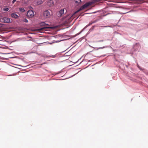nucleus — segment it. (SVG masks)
Masks as SVG:
<instances>
[{
  "instance_id": "nucleus-1",
  "label": "nucleus",
  "mask_w": 148,
  "mask_h": 148,
  "mask_svg": "<svg viewBox=\"0 0 148 148\" xmlns=\"http://www.w3.org/2000/svg\"><path fill=\"white\" fill-rule=\"evenodd\" d=\"M92 4V2H88L86 3L84 5H82L80 8L77 11L75 12L74 14L70 18H69L68 20V21L67 22V23H68L69 22H70L73 18V16L74 15L76 14L77 12L78 11H80L81 10H82L83 9H85L87 8L89 5H91Z\"/></svg>"
},
{
  "instance_id": "nucleus-2",
  "label": "nucleus",
  "mask_w": 148,
  "mask_h": 148,
  "mask_svg": "<svg viewBox=\"0 0 148 148\" xmlns=\"http://www.w3.org/2000/svg\"><path fill=\"white\" fill-rule=\"evenodd\" d=\"M40 25L42 26L43 27L40 28L39 29L40 30H45L46 29L48 28H52L51 27H49V25L48 24H46L44 22H41L40 23Z\"/></svg>"
},
{
  "instance_id": "nucleus-3",
  "label": "nucleus",
  "mask_w": 148,
  "mask_h": 148,
  "mask_svg": "<svg viewBox=\"0 0 148 148\" xmlns=\"http://www.w3.org/2000/svg\"><path fill=\"white\" fill-rule=\"evenodd\" d=\"M52 14V13L51 10H47L44 12L43 16L45 18H48L50 17Z\"/></svg>"
},
{
  "instance_id": "nucleus-4",
  "label": "nucleus",
  "mask_w": 148,
  "mask_h": 148,
  "mask_svg": "<svg viewBox=\"0 0 148 148\" xmlns=\"http://www.w3.org/2000/svg\"><path fill=\"white\" fill-rule=\"evenodd\" d=\"M47 5L49 7H52L54 5L53 0H48L47 1Z\"/></svg>"
},
{
  "instance_id": "nucleus-5",
  "label": "nucleus",
  "mask_w": 148,
  "mask_h": 148,
  "mask_svg": "<svg viewBox=\"0 0 148 148\" xmlns=\"http://www.w3.org/2000/svg\"><path fill=\"white\" fill-rule=\"evenodd\" d=\"M34 12L32 10H29L27 12V16L29 17H32L34 16Z\"/></svg>"
},
{
  "instance_id": "nucleus-6",
  "label": "nucleus",
  "mask_w": 148,
  "mask_h": 148,
  "mask_svg": "<svg viewBox=\"0 0 148 148\" xmlns=\"http://www.w3.org/2000/svg\"><path fill=\"white\" fill-rule=\"evenodd\" d=\"M3 20L5 23H9L11 22V21L9 18L4 17L3 18Z\"/></svg>"
},
{
  "instance_id": "nucleus-7",
  "label": "nucleus",
  "mask_w": 148,
  "mask_h": 148,
  "mask_svg": "<svg viewBox=\"0 0 148 148\" xmlns=\"http://www.w3.org/2000/svg\"><path fill=\"white\" fill-rule=\"evenodd\" d=\"M11 16L12 18H17L18 17V15L16 14L15 13H12L11 14Z\"/></svg>"
},
{
  "instance_id": "nucleus-8",
  "label": "nucleus",
  "mask_w": 148,
  "mask_h": 148,
  "mask_svg": "<svg viewBox=\"0 0 148 148\" xmlns=\"http://www.w3.org/2000/svg\"><path fill=\"white\" fill-rule=\"evenodd\" d=\"M59 13L60 14V16H62L64 13V9H62L60 10Z\"/></svg>"
},
{
  "instance_id": "nucleus-9",
  "label": "nucleus",
  "mask_w": 148,
  "mask_h": 148,
  "mask_svg": "<svg viewBox=\"0 0 148 148\" xmlns=\"http://www.w3.org/2000/svg\"><path fill=\"white\" fill-rule=\"evenodd\" d=\"M75 3L77 5H79L81 2V0H75Z\"/></svg>"
},
{
  "instance_id": "nucleus-10",
  "label": "nucleus",
  "mask_w": 148,
  "mask_h": 148,
  "mask_svg": "<svg viewBox=\"0 0 148 148\" xmlns=\"http://www.w3.org/2000/svg\"><path fill=\"white\" fill-rule=\"evenodd\" d=\"M19 10L22 12H23L25 11L24 9L22 8H19Z\"/></svg>"
},
{
  "instance_id": "nucleus-11",
  "label": "nucleus",
  "mask_w": 148,
  "mask_h": 148,
  "mask_svg": "<svg viewBox=\"0 0 148 148\" xmlns=\"http://www.w3.org/2000/svg\"><path fill=\"white\" fill-rule=\"evenodd\" d=\"M9 10V8H5L3 9V10L5 12L8 11Z\"/></svg>"
},
{
  "instance_id": "nucleus-12",
  "label": "nucleus",
  "mask_w": 148,
  "mask_h": 148,
  "mask_svg": "<svg viewBox=\"0 0 148 148\" xmlns=\"http://www.w3.org/2000/svg\"><path fill=\"white\" fill-rule=\"evenodd\" d=\"M42 0H39L38 2V5H40V4H42Z\"/></svg>"
},
{
  "instance_id": "nucleus-13",
  "label": "nucleus",
  "mask_w": 148,
  "mask_h": 148,
  "mask_svg": "<svg viewBox=\"0 0 148 148\" xmlns=\"http://www.w3.org/2000/svg\"><path fill=\"white\" fill-rule=\"evenodd\" d=\"M23 21L25 23H27L28 22V21L26 18H24Z\"/></svg>"
},
{
  "instance_id": "nucleus-14",
  "label": "nucleus",
  "mask_w": 148,
  "mask_h": 148,
  "mask_svg": "<svg viewBox=\"0 0 148 148\" xmlns=\"http://www.w3.org/2000/svg\"><path fill=\"white\" fill-rule=\"evenodd\" d=\"M101 1V0H95L96 1V2H99ZM108 1H113L112 0H108Z\"/></svg>"
},
{
  "instance_id": "nucleus-15",
  "label": "nucleus",
  "mask_w": 148,
  "mask_h": 148,
  "mask_svg": "<svg viewBox=\"0 0 148 148\" xmlns=\"http://www.w3.org/2000/svg\"><path fill=\"white\" fill-rule=\"evenodd\" d=\"M16 0H13L12 3H14Z\"/></svg>"
},
{
  "instance_id": "nucleus-16",
  "label": "nucleus",
  "mask_w": 148,
  "mask_h": 148,
  "mask_svg": "<svg viewBox=\"0 0 148 148\" xmlns=\"http://www.w3.org/2000/svg\"><path fill=\"white\" fill-rule=\"evenodd\" d=\"M109 27V26H106L104 27Z\"/></svg>"
}]
</instances>
